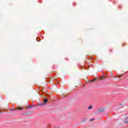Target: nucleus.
Listing matches in <instances>:
<instances>
[{
  "label": "nucleus",
  "instance_id": "f257e3e1",
  "mask_svg": "<svg viewBox=\"0 0 128 128\" xmlns=\"http://www.w3.org/2000/svg\"><path fill=\"white\" fill-rule=\"evenodd\" d=\"M46 102H48V99L46 98L44 100L43 102H40L37 106H46Z\"/></svg>",
  "mask_w": 128,
  "mask_h": 128
},
{
  "label": "nucleus",
  "instance_id": "f03ea898",
  "mask_svg": "<svg viewBox=\"0 0 128 128\" xmlns=\"http://www.w3.org/2000/svg\"><path fill=\"white\" fill-rule=\"evenodd\" d=\"M124 75L122 74H120V75H118V74L117 76H114L115 78H122Z\"/></svg>",
  "mask_w": 128,
  "mask_h": 128
},
{
  "label": "nucleus",
  "instance_id": "7ed1b4c3",
  "mask_svg": "<svg viewBox=\"0 0 128 128\" xmlns=\"http://www.w3.org/2000/svg\"><path fill=\"white\" fill-rule=\"evenodd\" d=\"M98 80V78H94L92 81H90V82H94V80Z\"/></svg>",
  "mask_w": 128,
  "mask_h": 128
},
{
  "label": "nucleus",
  "instance_id": "20e7f679",
  "mask_svg": "<svg viewBox=\"0 0 128 128\" xmlns=\"http://www.w3.org/2000/svg\"><path fill=\"white\" fill-rule=\"evenodd\" d=\"M125 124H128V117L124 120Z\"/></svg>",
  "mask_w": 128,
  "mask_h": 128
},
{
  "label": "nucleus",
  "instance_id": "39448f33",
  "mask_svg": "<svg viewBox=\"0 0 128 128\" xmlns=\"http://www.w3.org/2000/svg\"><path fill=\"white\" fill-rule=\"evenodd\" d=\"M104 78H106V77L104 76H102L100 78V80H104Z\"/></svg>",
  "mask_w": 128,
  "mask_h": 128
},
{
  "label": "nucleus",
  "instance_id": "423d86ee",
  "mask_svg": "<svg viewBox=\"0 0 128 128\" xmlns=\"http://www.w3.org/2000/svg\"><path fill=\"white\" fill-rule=\"evenodd\" d=\"M92 106H90L88 108V110H92Z\"/></svg>",
  "mask_w": 128,
  "mask_h": 128
},
{
  "label": "nucleus",
  "instance_id": "0eeeda50",
  "mask_svg": "<svg viewBox=\"0 0 128 128\" xmlns=\"http://www.w3.org/2000/svg\"><path fill=\"white\" fill-rule=\"evenodd\" d=\"M17 110H22V108L18 107V108H17Z\"/></svg>",
  "mask_w": 128,
  "mask_h": 128
},
{
  "label": "nucleus",
  "instance_id": "6e6552de",
  "mask_svg": "<svg viewBox=\"0 0 128 128\" xmlns=\"http://www.w3.org/2000/svg\"><path fill=\"white\" fill-rule=\"evenodd\" d=\"M94 118H92V119H91L90 120V122H92V120H94Z\"/></svg>",
  "mask_w": 128,
  "mask_h": 128
},
{
  "label": "nucleus",
  "instance_id": "1a4fd4ad",
  "mask_svg": "<svg viewBox=\"0 0 128 128\" xmlns=\"http://www.w3.org/2000/svg\"><path fill=\"white\" fill-rule=\"evenodd\" d=\"M124 44H126V43L123 44V46H124Z\"/></svg>",
  "mask_w": 128,
  "mask_h": 128
},
{
  "label": "nucleus",
  "instance_id": "9d476101",
  "mask_svg": "<svg viewBox=\"0 0 128 128\" xmlns=\"http://www.w3.org/2000/svg\"><path fill=\"white\" fill-rule=\"evenodd\" d=\"M28 108H31L30 106H28Z\"/></svg>",
  "mask_w": 128,
  "mask_h": 128
}]
</instances>
